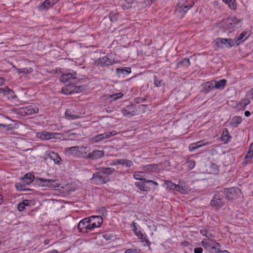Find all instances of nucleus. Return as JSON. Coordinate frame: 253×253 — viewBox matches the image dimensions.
Wrapping results in <instances>:
<instances>
[{"mask_svg":"<svg viewBox=\"0 0 253 253\" xmlns=\"http://www.w3.org/2000/svg\"><path fill=\"white\" fill-rule=\"evenodd\" d=\"M60 81L65 84L62 88V92L66 95L79 92L84 88L83 86L77 85L82 80L78 79L76 72L73 71L71 72L67 71L63 74L60 77Z\"/></svg>","mask_w":253,"mask_h":253,"instance_id":"f257e3e1","label":"nucleus"},{"mask_svg":"<svg viewBox=\"0 0 253 253\" xmlns=\"http://www.w3.org/2000/svg\"><path fill=\"white\" fill-rule=\"evenodd\" d=\"M115 172L114 168L101 167L93 174L92 177L90 179V182L96 185L106 183L109 181L110 175Z\"/></svg>","mask_w":253,"mask_h":253,"instance_id":"f03ea898","label":"nucleus"},{"mask_svg":"<svg viewBox=\"0 0 253 253\" xmlns=\"http://www.w3.org/2000/svg\"><path fill=\"white\" fill-rule=\"evenodd\" d=\"M241 20L235 17H228L223 21L222 27L220 30L224 32L225 30H229V33H232L235 29L241 27Z\"/></svg>","mask_w":253,"mask_h":253,"instance_id":"7ed1b4c3","label":"nucleus"},{"mask_svg":"<svg viewBox=\"0 0 253 253\" xmlns=\"http://www.w3.org/2000/svg\"><path fill=\"white\" fill-rule=\"evenodd\" d=\"M193 0H187L186 1H181L177 3L175 8V14L181 18L187 11L194 5Z\"/></svg>","mask_w":253,"mask_h":253,"instance_id":"20e7f679","label":"nucleus"},{"mask_svg":"<svg viewBox=\"0 0 253 253\" xmlns=\"http://www.w3.org/2000/svg\"><path fill=\"white\" fill-rule=\"evenodd\" d=\"M226 198L228 200H233L239 197L241 194V191L236 187H232L229 189L224 188L221 190Z\"/></svg>","mask_w":253,"mask_h":253,"instance_id":"39448f33","label":"nucleus"},{"mask_svg":"<svg viewBox=\"0 0 253 253\" xmlns=\"http://www.w3.org/2000/svg\"><path fill=\"white\" fill-rule=\"evenodd\" d=\"M202 245L204 248L211 253H218L220 252L219 244L213 241H207L204 239L202 241Z\"/></svg>","mask_w":253,"mask_h":253,"instance_id":"423d86ee","label":"nucleus"},{"mask_svg":"<svg viewBox=\"0 0 253 253\" xmlns=\"http://www.w3.org/2000/svg\"><path fill=\"white\" fill-rule=\"evenodd\" d=\"M39 112V108L36 104L28 105L19 108V113L23 116L27 115H31L38 113Z\"/></svg>","mask_w":253,"mask_h":253,"instance_id":"0eeeda50","label":"nucleus"},{"mask_svg":"<svg viewBox=\"0 0 253 253\" xmlns=\"http://www.w3.org/2000/svg\"><path fill=\"white\" fill-rule=\"evenodd\" d=\"M78 229L82 233H88L93 231L94 229L91 227L89 221L87 220V217L81 220L78 225Z\"/></svg>","mask_w":253,"mask_h":253,"instance_id":"6e6552de","label":"nucleus"},{"mask_svg":"<svg viewBox=\"0 0 253 253\" xmlns=\"http://www.w3.org/2000/svg\"><path fill=\"white\" fill-rule=\"evenodd\" d=\"M215 43L219 48H223L224 45L226 47H231L235 45L236 43L233 39L217 38L215 40Z\"/></svg>","mask_w":253,"mask_h":253,"instance_id":"1a4fd4ad","label":"nucleus"},{"mask_svg":"<svg viewBox=\"0 0 253 253\" xmlns=\"http://www.w3.org/2000/svg\"><path fill=\"white\" fill-rule=\"evenodd\" d=\"M131 227H132V230L136 236L141 240L142 242L144 243V245L149 246L150 242L147 239V235L145 233H143L142 231L138 230L136 225V223L134 221L132 223Z\"/></svg>","mask_w":253,"mask_h":253,"instance_id":"9d476101","label":"nucleus"},{"mask_svg":"<svg viewBox=\"0 0 253 253\" xmlns=\"http://www.w3.org/2000/svg\"><path fill=\"white\" fill-rule=\"evenodd\" d=\"M36 180L40 181L39 184L43 187H48L50 188H57L59 187V184L56 180L47 179L42 178H36Z\"/></svg>","mask_w":253,"mask_h":253,"instance_id":"9b49d317","label":"nucleus"},{"mask_svg":"<svg viewBox=\"0 0 253 253\" xmlns=\"http://www.w3.org/2000/svg\"><path fill=\"white\" fill-rule=\"evenodd\" d=\"M225 204L222 195L220 194H215L213 196L211 202V205L217 208L222 207Z\"/></svg>","mask_w":253,"mask_h":253,"instance_id":"f8f14e48","label":"nucleus"},{"mask_svg":"<svg viewBox=\"0 0 253 253\" xmlns=\"http://www.w3.org/2000/svg\"><path fill=\"white\" fill-rule=\"evenodd\" d=\"M114 64V60L109 58L108 55L100 57L95 61V64L97 66L104 67L109 66Z\"/></svg>","mask_w":253,"mask_h":253,"instance_id":"ddd939ff","label":"nucleus"},{"mask_svg":"<svg viewBox=\"0 0 253 253\" xmlns=\"http://www.w3.org/2000/svg\"><path fill=\"white\" fill-rule=\"evenodd\" d=\"M87 220L89 221L93 229L100 227L103 222V219L101 216L93 215L87 217Z\"/></svg>","mask_w":253,"mask_h":253,"instance_id":"4468645a","label":"nucleus"},{"mask_svg":"<svg viewBox=\"0 0 253 253\" xmlns=\"http://www.w3.org/2000/svg\"><path fill=\"white\" fill-rule=\"evenodd\" d=\"M121 112L124 116L131 117L136 115V110L133 105H129L122 109Z\"/></svg>","mask_w":253,"mask_h":253,"instance_id":"2eb2a0df","label":"nucleus"},{"mask_svg":"<svg viewBox=\"0 0 253 253\" xmlns=\"http://www.w3.org/2000/svg\"><path fill=\"white\" fill-rule=\"evenodd\" d=\"M164 186L167 189L176 191L182 194L184 193V189L182 188L181 185L175 184L169 180L165 181Z\"/></svg>","mask_w":253,"mask_h":253,"instance_id":"dca6fc26","label":"nucleus"},{"mask_svg":"<svg viewBox=\"0 0 253 253\" xmlns=\"http://www.w3.org/2000/svg\"><path fill=\"white\" fill-rule=\"evenodd\" d=\"M105 152L103 150H95L88 153V159L97 160L104 156Z\"/></svg>","mask_w":253,"mask_h":253,"instance_id":"f3484780","label":"nucleus"},{"mask_svg":"<svg viewBox=\"0 0 253 253\" xmlns=\"http://www.w3.org/2000/svg\"><path fill=\"white\" fill-rule=\"evenodd\" d=\"M87 147L78 146L76 158L88 159V153H87Z\"/></svg>","mask_w":253,"mask_h":253,"instance_id":"a211bd4d","label":"nucleus"},{"mask_svg":"<svg viewBox=\"0 0 253 253\" xmlns=\"http://www.w3.org/2000/svg\"><path fill=\"white\" fill-rule=\"evenodd\" d=\"M47 157L53 160L55 164L60 165L61 164L62 159L59 155L54 152H49L47 154Z\"/></svg>","mask_w":253,"mask_h":253,"instance_id":"6ab92c4d","label":"nucleus"},{"mask_svg":"<svg viewBox=\"0 0 253 253\" xmlns=\"http://www.w3.org/2000/svg\"><path fill=\"white\" fill-rule=\"evenodd\" d=\"M66 118L68 120H75L80 118L75 111L72 108L67 109L65 113Z\"/></svg>","mask_w":253,"mask_h":253,"instance_id":"aec40b11","label":"nucleus"},{"mask_svg":"<svg viewBox=\"0 0 253 253\" xmlns=\"http://www.w3.org/2000/svg\"><path fill=\"white\" fill-rule=\"evenodd\" d=\"M249 36V34L247 32H243L237 38H235L233 39L234 42L237 43L235 44V45H238L241 42H244Z\"/></svg>","mask_w":253,"mask_h":253,"instance_id":"412c9836","label":"nucleus"},{"mask_svg":"<svg viewBox=\"0 0 253 253\" xmlns=\"http://www.w3.org/2000/svg\"><path fill=\"white\" fill-rule=\"evenodd\" d=\"M58 0H45L38 7L40 9H44L52 6L55 4Z\"/></svg>","mask_w":253,"mask_h":253,"instance_id":"4be33fe9","label":"nucleus"},{"mask_svg":"<svg viewBox=\"0 0 253 253\" xmlns=\"http://www.w3.org/2000/svg\"><path fill=\"white\" fill-rule=\"evenodd\" d=\"M209 144V142L204 143L203 141H200L195 143H192L189 146V151H193L200 147H202V146H206Z\"/></svg>","mask_w":253,"mask_h":253,"instance_id":"5701e85b","label":"nucleus"},{"mask_svg":"<svg viewBox=\"0 0 253 253\" xmlns=\"http://www.w3.org/2000/svg\"><path fill=\"white\" fill-rule=\"evenodd\" d=\"M52 135V134H50V132L45 131L37 132L36 133V136L42 140L50 139Z\"/></svg>","mask_w":253,"mask_h":253,"instance_id":"b1692460","label":"nucleus"},{"mask_svg":"<svg viewBox=\"0 0 253 253\" xmlns=\"http://www.w3.org/2000/svg\"><path fill=\"white\" fill-rule=\"evenodd\" d=\"M131 68L129 67L117 68L116 69L117 74L119 77H124L131 73Z\"/></svg>","mask_w":253,"mask_h":253,"instance_id":"393cba45","label":"nucleus"},{"mask_svg":"<svg viewBox=\"0 0 253 253\" xmlns=\"http://www.w3.org/2000/svg\"><path fill=\"white\" fill-rule=\"evenodd\" d=\"M34 179L35 176L31 173H26L23 177L21 178V180L27 185L31 184L34 181Z\"/></svg>","mask_w":253,"mask_h":253,"instance_id":"a878e982","label":"nucleus"},{"mask_svg":"<svg viewBox=\"0 0 253 253\" xmlns=\"http://www.w3.org/2000/svg\"><path fill=\"white\" fill-rule=\"evenodd\" d=\"M78 150V146L67 148L65 149V153L68 156H72L76 157L77 151Z\"/></svg>","mask_w":253,"mask_h":253,"instance_id":"bb28decb","label":"nucleus"},{"mask_svg":"<svg viewBox=\"0 0 253 253\" xmlns=\"http://www.w3.org/2000/svg\"><path fill=\"white\" fill-rule=\"evenodd\" d=\"M146 182L144 181H141L140 182H136L135 184L140 190L143 191H148L150 190V187L147 186Z\"/></svg>","mask_w":253,"mask_h":253,"instance_id":"cd10ccee","label":"nucleus"},{"mask_svg":"<svg viewBox=\"0 0 253 253\" xmlns=\"http://www.w3.org/2000/svg\"><path fill=\"white\" fill-rule=\"evenodd\" d=\"M190 65V62L189 58H185L176 63L177 68L183 67L188 68Z\"/></svg>","mask_w":253,"mask_h":253,"instance_id":"c85d7f7f","label":"nucleus"},{"mask_svg":"<svg viewBox=\"0 0 253 253\" xmlns=\"http://www.w3.org/2000/svg\"><path fill=\"white\" fill-rule=\"evenodd\" d=\"M27 185L22 180L20 182L16 183L15 184V187L16 190L19 191H31L32 189H28L26 188V186Z\"/></svg>","mask_w":253,"mask_h":253,"instance_id":"c756f323","label":"nucleus"},{"mask_svg":"<svg viewBox=\"0 0 253 253\" xmlns=\"http://www.w3.org/2000/svg\"><path fill=\"white\" fill-rule=\"evenodd\" d=\"M213 82L215 89H222L225 86L227 81L225 79H222L217 82L213 81Z\"/></svg>","mask_w":253,"mask_h":253,"instance_id":"7c9ffc66","label":"nucleus"},{"mask_svg":"<svg viewBox=\"0 0 253 253\" xmlns=\"http://www.w3.org/2000/svg\"><path fill=\"white\" fill-rule=\"evenodd\" d=\"M242 122V119L240 116H234L231 120L230 124L231 126L237 127L238 125Z\"/></svg>","mask_w":253,"mask_h":253,"instance_id":"2f4dec72","label":"nucleus"},{"mask_svg":"<svg viewBox=\"0 0 253 253\" xmlns=\"http://www.w3.org/2000/svg\"><path fill=\"white\" fill-rule=\"evenodd\" d=\"M109 17L111 22H116L119 18V14L116 11H112L110 12Z\"/></svg>","mask_w":253,"mask_h":253,"instance_id":"473e14b6","label":"nucleus"},{"mask_svg":"<svg viewBox=\"0 0 253 253\" xmlns=\"http://www.w3.org/2000/svg\"><path fill=\"white\" fill-rule=\"evenodd\" d=\"M231 138V137L229 134L228 129L224 128L222 134V140L225 143H227L230 140Z\"/></svg>","mask_w":253,"mask_h":253,"instance_id":"72a5a7b5","label":"nucleus"},{"mask_svg":"<svg viewBox=\"0 0 253 253\" xmlns=\"http://www.w3.org/2000/svg\"><path fill=\"white\" fill-rule=\"evenodd\" d=\"M213 81L207 82L205 85L204 90L206 93L210 92L211 90L215 89Z\"/></svg>","mask_w":253,"mask_h":253,"instance_id":"f704fd0d","label":"nucleus"},{"mask_svg":"<svg viewBox=\"0 0 253 253\" xmlns=\"http://www.w3.org/2000/svg\"><path fill=\"white\" fill-rule=\"evenodd\" d=\"M250 103V99L249 98H245L240 102L238 105L240 107L242 110H244L246 109V106L249 105Z\"/></svg>","mask_w":253,"mask_h":253,"instance_id":"c9c22d12","label":"nucleus"},{"mask_svg":"<svg viewBox=\"0 0 253 253\" xmlns=\"http://www.w3.org/2000/svg\"><path fill=\"white\" fill-rule=\"evenodd\" d=\"M117 132L116 131L113 130L112 131L106 132L103 133H101V134L102 138L104 140V139L109 138L115 135L116 134H117Z\"/></svg>","mask_w":253,"mask_h":253,"instance_id":"e433bc0d","label":"nucleus"},{"mask_svg":"<svg viewBox=\"0 0 253 253\" xmlns=\"http://www.w3.org/2000/svg\"><path fill=\"white\" fill-rule=\"evenodd\" d=\"M124 96V94L122 92H119L118 93L109 95L108 98L111 99V101H115L117 99L122 98Z\"/></svg>","mask_w":253,"mask_h":253,"instance_id":"4c0bfd02","label":"nucleus"},{"mask_svg":"<svg viewBox=\"0 0 253 253\" xmlns=\"http://www.w3.org/2000/svg\"><path fill=\"white\" fill-rule=\"evenodd\" d=\"M120 165L122 166H125L126 167H130L133 165V162L129 160L126 159H120Z\"/></svg>","mask_w":253,"mask_h":253,"instance_id":"58836bf2","label":"nucleus"},{"mask_svg":"<svg viewBox=\"0 0 253 253\" xmlns=\"http://www.w3.org/2000/svg\"><path fill=\"white\" fill-rule=\"evenodd\" d=\"M145 169L151 171H155L158 170L159 166L157 164H151L146 165L145 166Z\"/></svg>","mask_w":253,"mask_h":253,"instance_id":"ea45409f","label":"nucleus"},{"mask_svg":"<svg viewBox=\"0 0 253 253\" xmlns=\"http://www.w3.org/2000/svg\"><path fill=\"white\" fill-rule=\"evenodd\" d=\"M222 1L227 4L231 9H235L236 8L235 0H222Z\"/></svg>","mask_w":253,"mask_h":253,"instance_id":"a19ab883","label":"nucleus"},{"mask_svg":"<svg viewBox=\"0 0 253 253\" xmlns=\"http://www.w3.org/2000/svg\"><path fill=\"white\" fill-rule=\"evenodd\" d=\"M154 84L157 87L165 85L164 81L162 80H159L156 76L154 77Z\"/></svg>","mask_w":253,"mask_h":253,"instance_id":"79ce46f5","label":"nucleus"},{"mask_svg":"<svg viewBox=\"0 0 253 253\" xmlns=\"http://www.w3.org/2000/svg\"><path fill=\"white\" fill-rule=\"evenodd\" d=\"M253 158V152L248 151L245 157L246 163H250Z\"/></svg>","mask_w":253,"mask_h":253,"instance_id":"37998d69","label":"nucleus"},{"mask_svg":"<svg viewBox=\"0 0 253 253\" xmlns=\"http://www.w3.org/2000/svg\"><path fill=\"white\" fill-rule=\"evenodd\" d=\"M0 93H2L4 95L6 94L11 95V93H14L13 90L9 89L8 87H6L4 88H0Z\"/></svg>","mask_w":253,"mask_h":253,"instance_id":"c03bdc74","label":"nucleus"},{"mask_svg":"<svg viewBox=\"0 0 253 253\" xmlns=\"http://www.w3.org/2000/svg\"><path fill=\"white\" fill-rule=\"evenodd\" d=\"M127 4H122V8L125 10L131 7V4L133 3L134 1V0H125Z\"/></svg>","mask_w":253,"mask_h":253,"instance_id":"a18cd8bd","label":"nucleus"},{"mask_svg":"<svg viewBox=\"0 0 253 253\" xmlns=\"http://www.w3.org/2000/svg\"><path fill=\"white\" fill-rule=\"evenodd\" d=\"M158 0H141L139 3L145 5V6H150L153 2H154Z\"/></svg>","mask_w":253,"mask_h":253,"instance_id":"49530a36","label":"nucleus"},{"mask_svg":"<svg viewBox=\"0 0 253 253\" xmlns=\"http://www.w3.org/2000/svg\"><path fill=\"white\" fill-rule=\"evenodd\" d=\"M200 233L203 236H206L207 238H210L213 237V235L209 232L208 231L205 229H202L200 230Z\"/></svg>","mask_w":253,"mask_h":253,"instance_id":"de8ad7c7","label":"nucleus"},{"mask_svg":"<svg viewBox=\"0 0 253 253\" xmlns=\"http://www.w3.org/2000/svg\"><path fill=\"white\" fill-rule=\"evenodd\" d=\"M185 165L187 167L191 169L194 168L195 166V162L194 160H189L185 163Z\"/></svg>","mask_w":253,"mask_h":253,"instance_id":"09e8293b","label":"nucleus"},{"mask_svg":"<svg viewBox=\"0 0 253 253\" xmlns=\"http://www.w3.org/2000/svg\"><path fill=\"white\" fill-rule=\"evenodd\" d=\"M103 140V139L101 134H99L92 138V141L95 143L99 142Z\"/></svg>","mask_w":253,"mask_h":253,"instance_id":"8fccbe9b","label":"nucleus"},{"mask_svg":"<svg viewBox=\"0 0 253 253\" xmlns=\"http://www.w3.org/2000/svg\"><path fill=\"white\" fill-rule=\"evenodd\" d=\"M134 178L136 180H139L140 181H144V178H142V175L141 174V172H136L133 174Z\"/></svg>","mask_w":253,"mask_h":253,"instance_id":"3c124183","label":"nucleus"},{"mask_svg":"<svg viewBox=\"0 0 253 253\" xmlns=\"http://www.w3.org/2000/svg\"><path fill=\"white\" fill-rule=\"evenodd\" d=\"M143 180L144 181H145V182H146V183L148 184L149 185H151V186H153V185L158 186V183L157 182L154 181L153 180H147L146 179H144Z\"/></svg>","mask_w":253,"mask_h":253,"instance_id":"603ef678","label":"nucleus"},{"mask_svg":"<svg viewBox=\"0 0 253 253\" xmlns=\"http://www.w3.org/2000/svg\"><path fill=\"white\" fill-rule=\"evenodd\" d=\"M25 208V204L22 202V203H20L17 206V210L20 211H23Z\"/></svg>","mask_w":253,"mask_h":253,"instance_id":"864d4df0","label":"nucleus"},{"mask_svg":"<svg viewBox=\"0 0 253 253\" xmlns=\"http://www.w3.org/2000/svg\"><path fill=\"white\" fill-rule=\"evenodd\" d=\"M140 250L135 249H129L127 250L125 253H139Z\"/></svg>","mask_w":253,"mask_h":253,"instance_id":"5fc2aeb1","label":"nucleus"},{"mask_svg":"<svg viewBox=\"0 0 253 253\" xmlns=\"http://www.w3.org/2000/svg\"><path fill=\"white\" fill-rule=\"evenodd\" d=\"M146 100V98H143L142 97H137L134 98V101L137 103H140L145 101Z\"/></svg>","mask_w":253,"mask_h":253,"instance_id":"6e6d98bb","label":"nucleus"},{"mask_svg":"<svg viewBox=\"0 0 253 253\" xmlns=\"http://www.w3.org/2000/svg\"><path fill=\"white\" fill-rule=\"evenodd\" d=\"M50 134H52V136H51V139L54 138H60V136L61 135L60 133H55V132H50Z\"/></svg>","mask_w":253,"mask_h":253,"instance_id":"4d7b16f0","label":"nucleus"},{"mask_svg":"<svg viewBox=\"0 0 253 253\" xmlns=\"http://www.w3.org/2000/svg\"><path fill=\"white\" fill-rule=\"evenodd\" d=\"M249 99L253 100V88H251L247 94Z\"/></svg>","mask_w":253,"mask_h":253,"instance_id":"13d9d810","label":"nucleus"},{"mask_svg":"<svg viewBox=\"0 0 253 253\" xmlns=\"http://www.w3.org/2000/svg\"><path fill=\"white\" fill-rule=\"evenodd\" d=\"M121 162L120 159H116L114 160L112 162L110 163V166H116L120 165Z\"/></svg>","mask_w":253,"mask_h":253,"instance_id":"bf43d9fd","label":"nucleus"},{"mask_svg":"<svg viewBox=\"0 0 253 253\" xmlns=\"http://www.w3.org/2000/svg\"><path fill=\"white\" fill-rule=\"evenodd\" d=\"M203 249L202 248H196L194 249V253H202Z\"/></svg>","mask_w":253,"mask_h":253,"instance_id":"052dcab7","label":"nucleus"},{"mask_svg":"<svg viewBox=\"0 0 253 253\" xmlns=\"http://www.w3.org/2000/svg\"><path fill=\"white\" fill-rule=\"evenodd\" d=\"M23 203L25 204V206H31V201L29 200H24L23 201Z\"/></svg>","mask_w":253,"mask_h":253,"instance_id":"680f3d73","label":"nucleus"},{"mask_svg":"<svg viewBox=\"0 0 253 253\" xmlns=\"http://www.w3.org/2000/svg\"><path fill=\"white\" fill-rule=\"evenodd\" d=\"M103 236L104 238H105L107 241H108V240H110L111 239V236H110V235H109L107 233L104 234Z\"/></svg>","mask_w":253,"mask_h":253,"instance_id":"e2e57ef3","label":"nucleus"},{"mask_svg":"<svg viewBox=\"0 0 253 253\" xmlns=\"http://www.w3.org/2000/svg\"><path fill=\"white\" fill-rule=\"evenodd\" d=\"M5 80L4 78L0 77V86L3 85L4 84Z\"/></svg>","mask_w":253,"mask_h":253,"instance_id":"0e129e2a","label":"nucleus"},{"mask_svg":"<svg viewBox=\"0 0 253 253\" xmlns=\"http://www.w3.org/2000/svg\"><path fill=\"white\" fill-rule=\"evenodd\" d=\"M245 115L246 117H249L251 115V113L249 111H246L245 112Z\"/></svg>","mask_w":253,"mask_h":253,"instance_id":"69168bd1","label":"nucleus"},{"mask_svg":"<svg viewBox=\"0 0 253 253\" xmlns=\"http://www.w3.org/2000/svg\"><path fill=\"white\" fill-rule=\"evenodd\" d=\"M0 126H3L6 129L8 130L9 129V126L7 125H3L0 124Z\"/></svg>","mask_w":253,"mask_h":253,"instance_id":"338daca9","label":"nucleus"},{"mask_svg":"<svg viewBox=\"0 0 253 253\" xmlns=\"http://www.w3.org/2000/svg\"><path fill=\"white\" fill-rule=\"evenodd\" d=\"M248 151L253 152V143H252L250 147L249 150Z\"/></svg>","mask_w":253,"mask_h":253,"instance_id":"774afa93","label":"nucleus"}]
</instances>
